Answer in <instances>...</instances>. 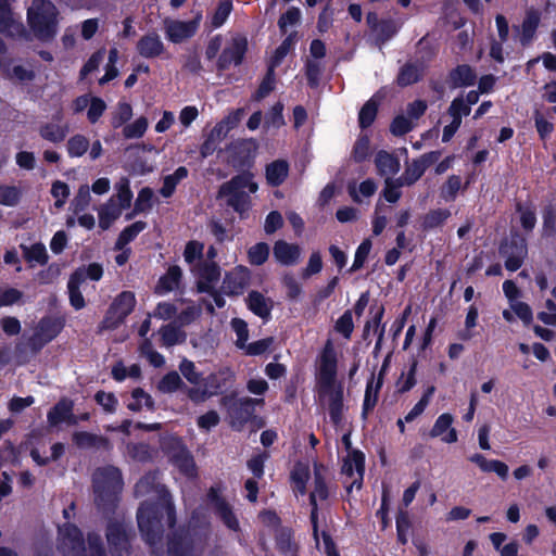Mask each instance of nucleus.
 Returning <instances> with one entry per match:
<instances>
[{
	"mask_svg": "<svg viewBox=\"0 0 556 556\" xmlns=\"http://www.w3.org/2000/svg\"><path fill=\"white\" fill-rule=\"evenodd\" d=\"M325 478L326 468L321 465L314 464V477L312 481L313 490L309 495V501L313 507L311 519L314 529V538L318 548H321V542L317 530V505L318 502L325 501L328 496V489L325 482ZM292 480L294 483V489L302 495L305 494L307 484H311L312 480L308 465L302 463L296 464L292 471Z\"/></svg>",
	"mask_w": 556,
	"mask_h": 556,
	"instance_id": "f257e3e1",
	"label": "nucleus"
},
{
	"mask_svg": "<svg viewBox=\"0 0 556 556\" xmlns=\"http://www.w3.org/2000/svg\"><path fill=\"white\" fill-rule=\"evenodd\" d=\"M275 260L285 266L295 265L301 257V248L298 244L283 240L276 241L274 245Z\"/></svg>",
	"mask_w": 556,
	"mask_h": 556,
	"instance_id": "f3484780",
	"label": "nucleus"
},
{
	"mask_svg": "<svg viewBox=\"0 0 556 556\" xmlns=\"http://www.w3.org/2000/svg\"><path fill=\"white\" fill-rule=\"evenodd\" d=\"M132 117V108L127 102H119L112 113V126L118 128Z\"/></svg>",
	"mask_w": 556,
	"mask_h": 556,
	"instance_id": "e433bc0d",
	"label": "nucleus"
},
{
	"mask_svg": "<svg viewBox=\"0 0 556 556\" xmlns=\"http://www.w3.org/2000/svg\"><path fill=\"white\" fill-rule=\"evenodd\" d=\"M540 22V14L536 10L530 9L527 11L526 17L521 25V41L522 43H528L536 28Z\"/></svg>",
	"mask_w": 556,
	"mask_h": 556,
	"instance_id": "7c9ffc66",
	"label": "nucleus"
},
{
	"mask_svg": "<svg viewBox=\"0 0 556 556\" xmlns=\"http://www.w3.org/2000/svg\"><path fill=\"white\" fill-rule=\"evenodd\" d=\"M136 305L135 294L130 291L122 292L111 305L103 320L104 328H115L124 321Z\"/></svg>",
	"mask_w": 556,
	"mask_h": 556,
	"instance_id": "6e6552de",
	"label": "nucleus"
},
{
	"mask_svg": "<svg viewBox=\"0 0 556 556\" xmlns=\"http://www.w3.org/2000/svg\"><path fill=\"white\" fill-rule=\"evenodd\" d=\"M22 197V191L16 186L0 185V204L5 206L16 205Z\"/></svg>",
	"mask_w": 556,
	"mask_h": 556,
	"instance_id": "c9c22d12",
	"label": "nucleus"
},
{
	"mask_svg": "<svg viewBox=\"0 0 556 556\" xmlns=\"http://www.w3.org/2000/svg\"><path fill=\"white\" fill-rule=\"evenodd\" d=\"M377 114V103L374 99L369 100L359 112V124L363 128L368 127Z\"/></svg>",
	"mask_w": 556,
	"mask_h": 556,
	"instance_id": "5fc2aeb1",
	"label": "nucleus"
},
{
	"mask_svg": "<svg viewBox=\"0 0 556 556\" xmlns=\"http://www.w3.org/2000/svg\"><path fill=\"white\" fill-rule=\"evenodd\" d=\"M73 403L68 400L60 401L48 414V421L51 426H56L61 422L74 425L77 422L76 417L72 413Z\"/></svg>",
	"mask_w": 556,
	"mask_h": 556,
	"instance_id": "6ab92c4d",
	"label": "nucleus"
},
{
	"mask_svg": "<svg viewBox=\"0 0 556 556\" xmlns=\"http://www.w3.org/2000/svg\"><path fill=\"white\" fill-rule=\"evenodd\" d=\"M249 308L261 318H267L271 311V301L263 294L252 291L248 296Z\"/></svg>",
	"mask_w": 556,
	"mask_h": 556,
	"instance_id": "c85d7f7f",
	"label": "nucleus"
},
{
	"mask_svg": "<svg viewBox=\"0 0 556 556\" xmlns=\"http://www.w3.org/2000/svg\"><path fill=\"white\" fill-rule=\"evenodd\" d=\"M115 191L116 193L112 198H115L117 204L125 210L128 208L132 200L129 180L127 178H121L115 185Z\"/></svg>",
	"mask_w": 556,
	"mask_h": 556,
	"instance_id": "f704fd0d",
	"label": "nucleus"
},
{
	"mask_svg": "<svg viewBox=\"0 0 556 556\" xmlns=\"http://www.w3.org/2000/svg\"><path fill=\"white\" fill-rule=\"evenodd\" d=\"M203 243L190 241L184 251V258L190 265L191 271L197 278L199 292H208L220 277L219 267L214 262H203Z\"/></svg>",
	"mask_w": 556,
	"mask_h": 556,
	"instance_id": "7ed1b4c3",
	"label": "nucleus"
},
{
	"mask_svg": "<svg viewBox=\"0 0 556 556\" xmlns=\"http://www.w3.org/2000/svg\"><path fill=\"white\" fill-rule=\"evenodd\" d=\"M157 506L141 505V507L138 510V526L149 543L153 542L152 534L160 531V521L157 518Z\"/></svg>",
	"mask_w": 556,
	"mask_h": 556,
	"instance_id": "ddd939ff",
	"label": "nucleus"
},
{
	"mask_svg": "<svg viewBox=\"0 0 556 556\" xmlns=\"http://www.w3.org/2000/svg\"><path fill=\"white\" fill-rule=\"evenodd\" d=\"M125 208L117 204L115 198H110L98 211L99 226L108 229L123 213Z\"/></svg>",
	"mask_w": 556,
	"mask_h": 556,
	"instance_id": "412c9836",
	"label": "nucleus"
},
{
	"mask_svg": "<svg viewBox=\"0 0 556 556\" xmlns=\"http://www.w3.org/2000/svg\"><path fill=\"white\" fill-rule=\"evenodd\" d=\"M503 255L506 257L505 266L508 270L515 271L517 270L527 254V249L523 243V240H519L515 242L513 247H503L502 249Z\"/></svg>",
	"mask_w": 556,
	"mask_h": 556,
	"instance_id": "4be33fe9",
	"label": "nucleus"
},
{
	"mask_svg": "<svg viewBox=\"0 0 556 556\" xmlns=\"http://www.w3.org/2000/svg\"><path fill=\"white\" fill-rule=\"evenodd\" d=\"M181 278V269L174 265L170 266L167 273L162 276L155 287V292L159 294H165L175 290Z\"/></svg>",
	"mask_w": 556,
	"mask_h": 556,
	"instance_id": "bb28decb",
	"label": "nucleus"
},
{
	"mask_svg": "<svg viewBox=\"0 0 556 556\" xmlns=\"http://www.w3.org/2000/svg\"><path fill=\"white\" fill-rule=\"evenodd\" d=\"M232 377V372L228 368H224L218 372L211 374L206 378H202L200 387L188 389V397L194 403L206 401L218 392V390L226 384Z\"/></svg>",
	"mask_w": 556,
	"mask_h": 556,
	"instance_id": "39448f33",
	"label": "nucleus"
},
{
	"mask_svg": "<svg viewBox=\"0 0 556 556\" xmlns=\"http://www.w3.org/2000/svg\"><path fill=\"white\" fill-rule=\"evenodd\" d=\"M132 400L128 403V408L131 410H139L142 407H150L152 405L151 397L140 389L132 392Z\"/></svg>",
	"mask_w": 556,
	"mask_h": 556,
	"instance_id": "052dcab7",
	"label": "nucleus"
},
{
	"mask_svg": "<svg viewBox=\"0 0 556 556\" xmlns=\"http://www.w3.org/2000/svg\"><path fill=\"white\" fill-rule=\"evenodd\" d=\"M257 189L258 186L253 180V175L243 173L222 185L218 194L241 217H245L252 205L248 192L255 193Z\"/></svg>",
	"mask_w": 556,
	"mask_h": 556,
	"instance_id": "f03ea898",
	"label": "nucleus"
},
{
	"mask_svg": "<svg viewBox=\"0 0 556 556\" xmlns=\"http://www.w3.org/2000/svg\"><path fill=\"white\" fill-rule=\"evenodd\" d=\"M64 452V445L61 443H55L51 447V456L50 457H41L39 451L37 448H33L30 451V456L34 462L38 465H46L50 459H58Z\"/></svg>",
	"mask_w": 556,
	"mask_h": 556,
	"instance_id": "4d7b16f0",
	"label": "nucleus"
},
{
	"mask_svg": "<svg viewBox=\"0 0 556 556\" xmlns=\"http://www.w3.org/2000/svg\"><path fill=\"white\" fill-rule=\"evenodd\" d=\"M511 311L520 318L525 324L532 321L533 315L530 306L523 302L517 301L509 304Z\"/></svg>",
	"mask_w": 556,
	"mask_h": 556,
	"instance_id": "774afa93",
	"label": "nucleus"
},
{
	"mask_svg": "<svg viewBox=\"0 0 556 556\" xmlns=\"http://www.w3.org/2000/svg\"><path fill=\"white\" fill-rule=\"evenodd\" d=\"M173 462L178 469L187 477H193L195 473V466L192 457L180 444V441L175 440V453L172 454Z\"/></svg>",
	"mask_w": 556,
	"mask_h": 556,
	"instance_id": "b1692460",
	"label": "nucleus"
},
{
	"mask_svg": "<svg viewBox=\"0 0 556 556\" xmlns=\"http://www.w3.org/2000/svg\"><path fill=\"white\" fill-rule=\"evenodd\" d=\"M106 109L105 102L97 97H92L87 111V117L90 123H96Z\"/></svg>",
	"mask_w": 556,
	"mask_h": 556,
	"instance_id": "13d9d810",
	"label": "nucleus"
},
{
	"mask_svg": "<svg viewBox=\"0 0 556 556\" xmlns=\"http://www.w3.org/2000/svg\"><path fill=\"white\" fill-rule=\"evenodd\" d=\"M247 47L243 38H233L220 56L222 66L240 63Z\"/></svg>",
	"mask_w": 556,
	"mask_h": 556,
	"instance_id": "393cba45",
	"label": "nucleus"
},
{
	"mask_svg": "<svg viewBox=\"0 0 556 556\" xmlns=\"http://www.w3.org/2000/svg\"><path fill=\"white\" fill-rule=\"evenodd\" d=\"M93 486L97 500L113 498L122 489L119 471L114 467L98 469L93 475Z\"/></svg>",
	"mask_w": 556,
	"mask_h": 556,
	"instance_id": "423d86ee",
	"label": "nucleus"
},
{
	"mask_svg": "<svg viewBox=\"0 0 556 556\" xmlns=\"http://www.w3.org/2000/svg\"><path fill=\"white\" fill-rule=\"evenodd\" d=\"M425 169H426V166H425L424 162L414 161L406 167V169H405L403 176L400 178V180L404 185L410 186L422 176Z\"/></svg>",
	"mask_w": 556,
	"mask_h": 556,
	"instance_id": "a19ab883",
	"label": "nucleus"
},
{
	"mask_svg": "<svg viewBox=\"0 0 556 556\" xmlns=\"http://www.w3.org/2000/svg\"><path fill=\"white\" fill-rule=\"evenodd\" d=\"M165 50L161 37L155 33H149L142 36L137 42L138 53L146 59L160 56Z\"/></svg>",
	"mask_w": 556,
	"mask_h": 556,
	"instance_id": "a211bd4d",
	"label": "nucleus"
},
{
	"mask_svg": "<svg viewBox=\"0 0 556 556\" xmlns=\"http://www.w3.org/2000/svg\"><path fill=\"white\" fill-rule=\"evenodd\" d=\"M454 417L448 413L441 414L434 421L431 428L430 435L432 438H440L444 443H455L458 440L456 429L452 426Z\"/></svg>",
	"mask_w": 556,
	"mask_h": 556,
	"instance_id": "2eb2a0df",
	"label": "nucleus"
},
{
	"mask_svg": "<svg viewBox=\"0 0 556 556\" xmlns=\"http://www.w3.org/2000/svg\"><path fill=\"white\" fill-rule=\"evenodd\" d=\"M67 131L68 129L64 125L59 123H49L41 127L40 135L43 139L51 142H60L65 138Z\"/></svg>",
	"mask_w": 556,
	"mask_h": 556,
	"instance_id": "473e14b6",
	"label": "nucleus"
},
{
	"mask_svg": "<svg viewBox=\"0 0 556 556\" xmlns=\"http://www.w3.org/2000/svg\"><path fill=\"white\" fill-rule=\"evenodd\" d=\"M28 22L40 39H49L56 33V9L48 0H33L28 9Z\"/></svg>",
	"mask_w": 556,
	"mask_h": 556,
	"instance_id": "20e7f679",
	"label": "nucleus"
},
{
	"mask_svg": "<svg viewBox=\"0 0 556 556\" xmlns=\"http://www.w3.org/2000/svg\"><path fill=\"white\" fill-rule=\"evenodd\" d=\"M365 471V456L357 450L350 451L343 460L342 472L350 479L349 490L361 489Z\"/></svg>",
	"mask_w": 556,
	"mask_h": 556,
	"instance_id": "9b49d317",
	"label": "nucleus"
},
{
	"mask_svg": "<svg viewBox=\"0 0 556 556\" xmlns=\"http://www.w3.org/2000/svg\"><path fill=\"white\" fill-rule=\"evenodd\" d=\"M89 148V140L81 135L73 136L67 142V152L72 157L83 156Z\"/></svg>",
	"mask_w": 556,
	"mask_h": 556,
	"instance_id": "ea45409f",
	"label": "nucleus"
},
{
	"mask_svg": "<svg viewBox=\"0 0 556 556\" xmlns=\"http://www.w3.org/2000/svg\"><path fill=\"white\" fill-rule=\"evenodd\" d=\"M0 31L10 36L22 33V24L15 21L10 10L9 0H0Z\"/></svg>",
	"mask_w": 556,
	"mask_h": 556,
	"instance_id": "5701e85b",
	"label": "nucleus"
},
{
	"mask_svg": "<svg viewBox=\"0 0 556 556\" xmlns=\"http://www.w3.org/2000/svg\"><path fill=\"white\" fill-rule=\"evenodd\" d=\"M269 255V247L264 242L256 243L248 251L249 261L253 265H262Z\"/></svg>",
	"mask_w": 556,
	"mask_h": 556,
	"instance_id": "c03bdc74",
	"label": "nucleus"
},
{
	"mask_svg": "<svg viewBox=\"0 0 556 556\" xmlns=\"http://www.w3.org/2000/svg\"><path fill=\"white\" fill-rule=\"evenodd\" d=\"M232 10V3L230 0H223L220 1L214 16H213V25L215 27L222 26L227 17L229 16L230 12Z\"/></svg>",
	"mask_w": 556,
	"mask_h": 556,
	"instance_id": "e2e57ef3",
	"label": "nucleus"
},
{
	"mask_svg": "<svg viewBox=\"0 0 556 556\" xmlns=\"http://www.w3.org/2000/svg\"><path fill=\"white\" fill-rule=\"evenodd\" d=\"M90 200V188L88 185H83L79 187L77 194L73 199L71 208L74 211V213H78L89 205Z\"/></svg>",
	"mask_w": 556,
	"mask_h": 556,
	"instance_id": "a18cd8bd",
	"label": "nucleus"
},
{
	"mask_svg": "<svg viewBox=\"0 0 556 556\" xmlns=\"http://www.w3.org/2000/svg\"><path fill=\"white\" fill-rule=\"evenodd\" d=\"M231 327L237 336L236 345L241 350L249 339L248 325L244 320L235 318L231 321Z\"/></svg>",
	"mask_w": 556,
	"mask_h": 556,
	"instance_id": "864d4df0",
	"label": "nucleus"
},
{
	"mask_svg": "<svg viewBox=\"0 0 556 556\" xmlns=\"http://www.w3.org/2000/svg\"><path fill=\"white\" fill-rule=\"evenodd\" d=\"M375 163L379 174L386 178H392L400 170V161L386 151L377 153Z\"/></svg>",
	"mask_w": 556,
	"mask_h": 556,
	"instance_id": "a878e982",
	"label": "nucleus"
},
{
	"mask_svg": "<svg viewBox=\"0 0 556 556\" xmlns=\"http://www.w3.org/2000/svg\"><path fill=\"white\" fill-rule=\"evenodd\" d=\"M187 176L188 169L185 166H180L174 174L165 176L163 187L160 190L161 194L165 198L170 197L174 193L176 186Z\"/></svg>",
	"mask_w": 556,
	"mask_h": 556,
	"instance_id": "2f4dec72",
	"label": "nucleus"
},
{
	"mask_svg": "<svg viewBox=\"0 0 556 556\" xmlns=\"http://www.w3.org/2000/svg\"><path fill=\"white\" fill-rule=\"evenodd\" d=\"M319 397L321 404L328 408L331 420L338 425L341 421L343 410L342 384L321 388Z\"/></svg>",
	"mask_w": 556,
	"mask_h": 556,
	"instance_id": "f8f14e48",
	"label": "nucleus"
},
{
	"mask_svg": "<svg viewBox=\"0 0 556 556\" xmlns=\"http://www.w3.org/2000/svg\"><path fill=\"white\" fill-rule=\"evenodd\" d=\"M404 184L400 180H393L392 178H386V186L383 189V197L388 202H396L401 198L400 188Z\"/></svg>",
	"mask_w": 556,
	"mask_h": 556,
	"instance_id": "3c124183",
	"label": "nucleus"
},
{
	"mask_svg": "<svg viewBox=\"0 0 556 556\" xmlns=\"http://www.w3.org/2000/svg\"><path fill=\"white\" fill-rule=\"evenodd\" d=\"M164 345L170 346L182 342L186 334L176 326L166 325L161 329Z\"/></svg>",
	"mask_w": 556,
	"mask_h": 556,
	"instance_id": "37998d69",
	"label": "nucleus"
},
{
	"mask_svg": "<svg viewBox=\"0 0 556 556\" xmlns=\"http://www.w3.org/2000/svg\"><path fill=\"white\" fill-rule=\"evenodd\" d=\"M420 76V71L415 65H406L402 68L399 75V83L403 86L410 85L418 80Z\"/></svg>",
	"mask_w": 556,
	"mask_h": 556,
	"instance_id": "69168bd1",
	"label": "nucleus"
},
{
	"mask_svg": "<svg viewBox=\"0 0 556 556\" xmlns=\"http://www.w3.org/2000/svg\"><path fill=\"white\" fill-rule=\"evenodd\" d=\"M59 533L61 549L65 555L78 556L85 551L80 532L75 526L65 525L60 528Z\"/></svg>",
	"mask_w": 556,
	"mask_h": 556,
	"instance_id": "4468645a",
	"label": "nucleus"
},
{
	"mask_svg": "<svg viewBox=\"0 0 556 556\" xmlns=\"http://www.w3.org/2000/svg\"><path fill=\"white\" fill-rule=\"evenodd\" d=\"M462 187V179L458 176H452L442 187L441 194L445 200H453Z\"/></svg>",
	"mask_w": 556,
	"mask_h": 556,
	"instance_id": "0e129e2a",
	"label": "nucleus"
},
{
	"mask_svg": "<svg viewBox=\"0 0 556 556\" xmlns=\"http://www.w3.org/2000/svg\"><path fill=\"white\" fill-rule=\"evenodd\" d=\"M51 195L54 199V206L56 208H62L70 195V187L67 184L61 180H55L51 186Z\"/></svg>",
	"mask_w": 556,
	"mask_h": 556,
	"instance_id": "4c0bfd02",
	"label": "nucleus"
},
{
	"mask_svg": "<svg viewBox=\"0 0 556 556\" xmlns=\"http://www.w3.org/2000/svg\"><path fill=\"white\" fill-rule=\"evenodd\" d=\"M370 250H371V241L369 239H365L356 250L351 270H357L364 265Z\"/></svg>",
	"mask_w": 556,
	"mask_h": 556,
	"instance_id": "6e6d98bb",
	"label": "nucleus"
},
{
	"mask_svg": "<svg viewBox=\"0 0 556 556\" xmlns=\"http://www.w3.org/2000/svg\"><path fill=\"white\" fill-rule=\"evenodd\" d=\"M149 126V122L147 117L140 116L137 119H135L132 123H129L124 126L123 128V136L126 139H138L141 138Z\"/></svg>",
	"mask_w": 556,
	"mask_h": 556,
	"instance_id": "72a5a7b5",
	"label": "nucleus"
},
{
	"mask_svg": "<svg viewBox=\"0 0 556 556\" xmlns=\"http://www.w3.org/2000/svg\"><path fill=\"white\" fill-rule=\"evenodd\" d=\"M273 339L266 338L262 340H257L252 343H245V346H242V351H244L248 355H261L264 352L268 350V348L271 345Z\"/></svg>",
	"mask_w": 556,
	"mask_h": 556,
	"instance_id": "bf43d9fd",
	"label": "nucleus"
},
{
	"mask_svg": "<svg viewBox=\"0 0 556 556\" xmlns=\"http://www.w3.org/2000/svg\"><path fill=\"white\" fill-rule=\"evenodd\" d=\"M289 167L285 161H275L266 168V178L268 184L278 186L288 176Z\"/></svg>",
	"mask_w": 556,
	"mask_h": 556,
	"instance_id": "c756f323",
	"label": "nucleus"
},
{
	"mask_svg": "<svg viewBox=\"0 0 556 556\" xmlns=\"http://www.w3.org/2000/svg\"><path fill=\"white\" fill-rule=\"evenodd\" d=\"M118 61V50L113 48L109 52V62L105 67V74L100 78L99 83L104 85L105 83L114 79L118 75V70L116 68V63Z\"/></svg>",
	"mask_w": 556,
	"mask_h": 556,
	"instance_id": "8fccbe9b",
	"label": "nucleus"
},
{
	"mask_svg": "<svg viewBox=\"0 0 556 556\" xmlns=\"http://www.w3.org/2000/svg\"><path fill=\"white\" fill-rule=\"evenodd\" d=\"M179 370L187 381L194 386L193 388L200 387L202 375L197 370L194 363L185 358L179 365Z\"/></svg>",
	"mask_w": 556,
	"mask_h": 556,
	"instance_id": "79ce46f5",
	"label": "nucleus"
},
{
	"mask_svg": "<svg viewBox=\"0 0 556 556\" xmlns=\"http://www.w3.org/2000/svg\"><path fill=\"white\" fill-rule=\"evenodd\" d=\"M282 104L276 103L273 105V108L269 110V112L266 115L265 119V128H280L285 125V119L282 116Z\"/></svg>",
	"mask_w": 556,
	"mask_h": 556,
	"instance_id": "49530a36",
	"label": "nucleus"
},
{
	"mask_svg": "<svg viewBox=\"0 0 556 556\" xmlns=\"http://www.w3.org/2000/svg\"><path fill=\"white\" fill-rule=\"evenodd\" d=\"M63 324L60 319L43 318L41 319L31 338L29 339V346L34 351L40 350L51 340H53L62 330Z\"/></svg>",
	"mask_w": 556,
	"mask_h": 556,
	"instance_id": "9d476101",
	"label": "nucleus"
},
{
	"mask_svg": "<svg viewBox=\"0 0 556 556\" xmlns=\"http://www.w3.org/2000/svg\"><path fill=\"white\" fill-rule=\"evenodd\" d=\"M182 384L184 383L180 376L173 371L164 376L163 379L159 382V390L164 393H172L180 389Z\"/></svg>",
	"mask_w": 556,
	"mask_h": 556,
	"instance_id": "de8ad7c7",
	"label": "nucleus"
},
{
	"mask_svg": "<svg viewBox=\"0 0 556 556\" xmlns=\"http://www.w3.org/2000/svg\"><path fill=\"white\" fill-rule=\"evenodd\" d=\"M108 541L112 546L124 547L126 545V532L121 525H111L108 529Z\"/></svg>",
	"mask_w": 556,
	"mask_h": 556,
	"instance_id": "09e8293b",
	"label": "nucleus"
},
{
	"mask_svg": "<svg viewBox=\"0 0 556 556\" xmlns=\"http://www.w3.org/2000/svg\"><path fill=\"white\" fill-rule=\"evenodd\" d=\"M250 273L245 267L238 266L226 275L223 282V290L226 294L238 295L247 288Z\"/></svg>",
	"mask_w": 556,
	"mask_h": 556,
	"instance_id": "dca6fc26",
	"label": "nucleus"
},
{
	"mask_svg": "<svg viewBox=\"0 0 556 556\" xmlns=\"http://www.w3.org/2000/svg\"><path fill=\"white\" fill-rule=\"evenodd\" d=\"M217 511L220 518L224 520L225 525L232 530L238 529V520L232 514V511L228 508V506L223 502L216 503Z\"/></svg>",
	"mask_w": 556,
	"mask_h": 556,
	"instance_id": "338daca9",
	"label": "nucleus"
},
{
	"mask_svg": "<svg viewBox=\"0 0 556 556\" xmlns=\"http://www.w3.org/2000/svg\"><path fill=\"white\" fill-rule=\"evenodd\" d=\"M85 271L76 270L68 280L70 301L74 308L80 309L85 306L81 289H85Z\"/></svg>",
	"mask_w": 556,
	"mask_h": 556,
	"instance_id": "aec40b11",
	"label": "nucleus"
},
{
	"mask_svg": "<svg viewBox=\"0 0 556 556\" xmlns=\"http://www.w3.org/2000/svg\"><path fill=\"white\" fill-rule=\"evenodd\" d=\"M415 127L414 121L405 115L396 116L391 124V131L393 135L401 136Z\"/></svg>",
	"mask_w": 556,
	"mask_h": 556,
	"instance_id": "603ef678",
	"label": "nucleus"
},
{
	"mask_svg": "<svg viewBox=\"0 0 556 556\" xmlns=\"http://www.w3.org/2000/svg\"><path fill=\"white\" fill-rule=\"evenodd\" d=\"M146 227V224L142 222H137L132 224L131 226L125 228L122 233L119 235V238L117 240V245L122 247L124 244H127L129 241H131L139 232H141Z\"/></svg>",
	"mask_w": 556,
	"mask_h": 556,
	"instance_id": "680f3d73",
	"label": "nucleus"
},
{
	"mask_svg": "<svg viewBox=\"0 0 556 556\" xmlns=\"http://www.w3.org/2000/svg\"><path fill=\"white\" fill-rule=\"evenodd\" d=\"M337 375V353L330 341H328L320 354L318 365V384L319 388L339 386L336 380Z\"/></svg>",
	"mask_w": 556,
	"mask_h": 556,
	"instance_id": "1a4fd4ad",
	"label": "nucleus"
},
{
	"mask_svg": "<svg viewBox=\"0 0 556 556\" xmlns=\"http://www.w3.org/2000/svg\"><path fill=\"white\" fill-rule=\"evenodd\" d=\"M451 78L456 87L468 86L473 84L476 74L469 66L462 65L452 73Z\"/></svg>",
	"mask_w": 556,
	"mask_h": 556,
	"instance_id": "58836bf2",
	"label": "nucleus"
},
{
	"mask_svg": "<svg viewBox=\"0 0 556 556\" xmlns=\"http://www.w3.org/2000/svg\"><path fill=\"white\" fill-rule=\"evenodd\" d=\"M201 18V14H197L191 21L165 18L163 24L166 38L173 43L188 40L197 33Z\"/></svg>",
	"mask_w": 556,
	"mask_h": 556,
	"instance_id": "0eeeda50",
	"label": "nucleus"
},
{
	"mask_svg": "<svg viewBox=\"0 0 556 556\" xmlns=\"http://www.w3.org/2000/svg\"><path fill=\"white\" fill-rule=\"evenodd\" d=\"M377 185L371 179H366L359 184L353 182L349 185V193L353 201L363 203L375 194Z\"/></svg>",
	"mask_w": 556,
	"mask_h": 556,
	"instance_id": "cd10ccee",
	"label": "nucleus"
}]
</instances>
